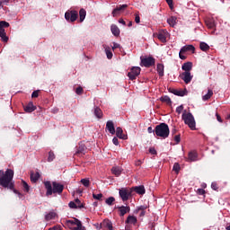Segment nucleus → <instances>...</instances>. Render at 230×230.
Here are the masks:
<instances>
[{
  "mask_svg": "<svg viewBox=\"0 0 230 230\" xmlns=\"http://www.w3.org/2000/svg\"><path fill=\"white\" fill-rule=\"evenodd\" d=\"M206 23H207V25H208V27L209 29H215V28H216L215 20H212V19L208 20V21L206 22Z\"/></svg>",
  "mask_w": 230,
  "mask_h": 230,
  "instance_id": "37",
  "label": "nucleus"
},
{
  "mask_svg": "<svg viewBox=\"0 0 230 230\" xmlns=\"http://www.w3.org/2000/svg\"><path fill=\"white\" fill-rule=\"evenodd\" d=\"M226 230H230V223L226 226Z\"/></svg>",
  "mask_w": 230,
  "mask_h": 230,
  "instance_id": "64",
  "label": "nucleus"
},
{
  "mask_svg": "<svg viewBox=\"0 0 230 230\" xmlns=\"http://www.w3.org/2000/svg\"><path fill=\"white\" fill-rule=\"evenodd\" d=\"M199 155L195 151L188 153V162H196Z\"/></svg>",
  "mask_w": 230,
  "mask_h": 230,
  "instance_id": "19",
  "label": "nucleus"
},
{
  "mask_svg": "<svg viewBox=\"0 0 230 230\" xmlns=\"http://www.w3.org/2000/svg\"><path fill=\"white\" fill-rule=\"evenodd\" d=\"M180 170V164L178 163H174V165L172 166V171L176 172V173H179Z\"/></svg>",
  "mask_w": 230,
  "mask_h": 230,
  "instance_id": "43",
  "label": "nucleus"
},
{
  "mask_svg": "<svg viewBox=\"0 0 230 230\" xmlns=\"http://www.w3.org/2000/svg\"><path fill=\"white\" fill-rule=\"evenodd\" d=\"M140 74H141V67L134 66V67H132L130 72L128 73V77H129V79L131 81H134V80L137 79V76H139Z\"/></svg>",
  "mask_w": 230,
  "mask_h": 230,
  "instance_id": "10",
  "label": "nucleus"
},
{
  "mask_svg": "<svg viewBox=\"0 0 230 230\" xmlns=\"http://www.w3.org/2000/svg\"><path fill=\"white\" fill-rule=\"evenodd\" d=\"M134 191L138 195H145L146 189L144 186L134 187Z\"/></svg>",
  "mask_w": 230,
  "mask_h": 230,
  "instance_id": "25",
  "label": "nucleus"
},
{
  "mask_svg": "<svg viewBox=\"0 0 230 230\" xmlns=\"http://www.w3.org/2000/svg\"><path fill=\"white\" fill-rule=\"evenodd\" d=\"M211 188H212V190H218V185H217V182H212Z\"/></svg>",
  "mask_w": 230,
  "mask_h": 230,
  "instance_id": "51",
  "label": "nucleus"
},
{
  "mask_svg": "<svg viewBox=\"0 0 230 230\" xmlns=\"http://www.w3.org/2000/svg\"><path fill=\"white\" fill-rule=\"evenodd\" d=\"M106 226L109 230H113L112 223L111 222H107Z\"/></svg>",
  "mask_w": 230,
  "mask_h": 230,
  "instance_id": "52",
  "label": "nucleus"
},
{
  "mask_svg": "<svg viewBox=\"0 0 230 230\" xmlns=\"http://www.w3.org/2000/svg\"><path fill=\"white\" fill-rule=\"evenodd\" d=\"M22 185L23 186L25 192L28 193L30 190V187L28 183L25 181H22Z\"/></svg>",
  "mask_w": 230,
  "mask_h": 230,
  "instance_id": "44",
  "label": "nucleus"
},
{
  "mask_svg": "<svg viewBox=\"0 0 230 230\" xmlns=\"http://www.w3.org/2000/svg\"><path fill=\"white\" fill-rule=\"evenodd\" d=\"M112 143H113V145H115V146H119V139L115 137H113L112 138Z\"/></svg>",
  "mask_w": 230,
  "mask_h": 230,
  "instance_id": "56",
  "label": "nucleus"
},
{
  "mask_svg": "<svg viewBox=\"0 0 230 230\" xmlns=\"http://www.w3.org/2000/svg\"><path fill=\"white\" fill-rule=\"evenodd\" d=\"M94 116L97 118V119H102V116H103V113L102 111V110L99 108V107H95L94 108Z\"/></svg>",
  "mask_w": 230,
  "mask_h": 230,
  "instance_id": "31",
  "label": "nucleus"
},
{
  "mask_svg": "<svg viewBox=\"0 0 230 230\" xmlns=\"http://www.w3.org/2000/svg\"><path fill=\"white\" fill-rule=\"evenodd\" d=\"M13 171L11 169H7L5 172L1 170L0 171V185L4 188H8L10 190H13V183L12 182L13 178Z\"/></svg>",
  "mask_w": 230,
  "mask_h": 230,
  "instance_id": "2",
  "label": "nucleus"
},
{
  "mask_svg": "<svg viewBox=\"0 0 230 230\" xmlns=\"http://www.w3.org/2000/svg\"><path fill=\"white\" fill-rule=\"evenodd\" d=\"M172 93L176 95V96H186L187 90L172 89Z\"/></svg>",
  "mask_w": 230,
  "mask_h": 230,
  "instance_id": "21",
  "label": "nucleus"
},
{
  "mask_svg": "<svg viewBox=\"0 0 230 230\" xmlns=\"http://www.w3.org/2000/svg\"><path fill=\"white\" fill-rule=\"evenodd\" d=\"M216 117H217V120L219 122V123H223V119L222 118L220 117V115L218 113H216Z\"/></svg>",
  "mask_w": 230,
  "mask_h": 230,
  "instance_id": "57",
  "label": "nucleus"
},
{
  "mask_svg": "<svg viewBox=\"0 0 230 230\" xmlns=\"http://www.w3.org/2000/svg\"><path fill=\"white\" fill-rule=\"evenodd\" d=\"M164 66L163 64L156 65V71H157L158 75H160V77H163L164 75Z\"/></svg>",
  "mask_w": 230,
  "mask_h": 230,
  "instance_id": "26",
  "label": "nucleus"
},
{
  "mask_svg": "<svg viewBox=\"0 0 230 230\" xmlns=\"http://www.w3.org/2000/svg\"><path fill=\"white\" fill-rule=\"evenodd\" d=\"M103 48L105 49V53L108 59H111L113 58V53L111 50V47L107 45H103Z\"/></svg>",
  "mask_w": 230,
  "mask_h": 230,
  "instance_id": "27",
  "label": "nucleus"
},
{
  "mask_svg": "<svg viewBox=\"0 0 230 230\" xmlns=\"http://www.w3.org/2000/svg\"><path fill=\"white\" fill-rule=\"evenodd\" d=\"M111 33H112V35L113 36H115V37H119V29L118 28V26L117 25H115V24H111Z\"/></svg>",
  "mask_w": 230,
  "mask_h": 230,
  "instance_id": "22",
  "label": "nucleus"
},
{
  "mask_svg": "<svg viewBox=\"0 0 230 230\" xmlns=\"http://www.w3.org/2000/svg\"><path fill=\"white\" fill-rule=\"evenodd\" d=\"M79 13L75 10H68L65 13V19L66 22H75L78 19Z\"/></svg>",
  "mask_w": 230,
  "mask_h": 230,
  "instance_id": "7",
  "label": "nucleus"
},
{
  "mask_svg": "<svg viewBox=\"0 0 230 230\" xmlns=\"http://www.w3.org/2000/svg\"><path fill=\"white\" fill-rule=\"evenodd\" d=\"M174 141H176V143L179 144L181 141V136L180 135L174 136Z\"/></svg>",
  "mask_w": 230,
  "mask_h": 230,
  "instance_id": "55",
  "label": "nucleus"
},
{
  "mask_svg": "<svg viewBox=\"0 0 230 230\" xmlns=\"http://www.w3.org/2000/svg\"><path fill=\"white\" fill-rule=\"evenodd\" d=\"M40 174L39 172H31V181L32 182H38V181L40 180Z\"/></svg>",
  "mask_w": 230,
  "mask_h": 230,
  "instance_id": "30",
  "label": "nucleus"
},
{
  "mask_svg": "<svg viewBox=\"0 0 230 230\" xmlns=\"http://www.w3.org/2000/svg\"><path fill=\"white\" fill-rule=\"evenodd\" d=\"M125 223L133 224V226H135V224H137V217H135V216H128Z\"/></svg>",
  "mask_w": 230,
  "mask_h": 230,
  "instance_id": "23",
  "label": "nucleus"
},
{
  "mask_svg": "<svg viewBox=\"0 0 230 230\" xmlns=\"http://www.w3.org/2000/svg\"><path fill=\"white\" fill-rule=\"evenodd\" d=\"M206 190L204 189H198V194L199 195H205Z\"/></svg>",
  "mask_w": 230,
  "mask_h": 230,
  "instance_id": "53",
  "label": "nucleus"
},
{
  "mask_svg": "<svg viewBox=\"0 0 230 230\" xmlns=\"http://www.w3.org/2000/svg\"><path fill=\"white\" fill-rule=\"evenodd\" d=\"M181 119L184 124L189 127L191 130H196V121L193 115L190 112H187V110L183 111Z\"/></svg>",
  "mask_w": 230,
  "mask_h": 230,
  "instance_id": "4",
  "label": "nucleus"
},
{
  "mask_svg": "<svg viewBox=\"0 0 230 230\" xmlns=\"http://www.w3.org/2000/svg\"><path fill=\"white\" fill-rule=\"evenodd\" d=\"M93 198L94 199L101 200L102 198V193H99V194L93 193Z\"/></svg>",
  "mask_w": 230,
  "mask_h": 230,
  "instance_id": "46",
  "label": "nucleus"
},
{
  "mask_svg": "<svg viewBox=\"0 0 230 230\" xmlns=\"http://www.w3.org/2000/svg\"><path fill=\"white\" fill-rule=\"evenodd\" d=\"M115 201V198L113 197H109L107 199H106V204L108 206H112L113 202Z\"/></svg>",
  "mask_w": 230,
  "mask_h": 230,
  "instance_id": "41",
  "label": "nucleus"
},
{
  "mask_svg": "<svg viewBox=\"0 0 230 230\" xmlns=\"http://www.w3.org/2000/svg\"><path fill=\"white\" fill-rule=\"evenodd\" d=\"M145 209H146V208L145 206H140V207L136 210V212H137V213H139V212H140L139 217H144V216L146 215Z\"/></svg>",
  "mask_w": 230,
  "mask_h": 230,
  "instance_id": "36",
  "label": "nucleus"
},
{
  "mask_svg": "<svg viewBox=\"0 0 230 230\" xmlns=\"http://www.w3.org/2000/svg\"><path fill=\"white\" fill-rule=\"evenodd\" d=\"M180 78L186 84H190L192 79L193 75L190 74V72H183L182 74L180 75Z\"/></svg>",
  "mask_w": 230,
  "mask_h": 230,
  "instance_id": "11",
  "label": "nucleus"
},
{
  "mask_svg": "<svg viewBox=\"0 0 230 230\" xmlns=\"http://www.w3.org/2000/svg\"><path fill=\"white\" fill-rule=\"evenodd\" d=\"M141 63L140 66L142 67H152L155 66V58L152 57L148 58H140Z\"/></svg>",
  "mask_w": 230,
  "mask_h": 230,
  "instance_id": "8",
  "label": "nucleus"
},
{
  "mask_svg": "<svg viewBox=\"0 0 230 230\" xmlns=\"http://www.w3.org/2000/svg\"><path fill=\"white\" fill-rule=\"evenodd\" d=\"M80 182L83 184V186L88 188L90 186V181L87 178L81 179Z\"/></svg>",
  "mask_w": 230,
  "mask_h": 230,
  "instance_id": "40",
  "label": "nucleus"
},
{
  "mask_svg": "<svg viewBox=\"0 0 230 230\" xmlns=\"http://www.w3.org/2000/svg\"><path fill=\"white\" fill-rule=\"evenodd\" d=\"M199 49L201 51L207 52L208 50H209V46L205 42H200Z\"/></svg>",
  "mask_w": 230,
  "mask_h": 230,
  "instance_id": "34",
  "label": "nucleus"
},
{
  "mask_svg": "<svg viewBox=\"0 0 230 230\" xmlns=\"http://www.w3.org/2000/svg\"><path fill=\"white\" fill-rule=\"evenodd\" d=\"M165 1H166L167 4L169 5V8L171 10H173V8H174L173 0H165Z\"/></svg>",
  "mask_w": 230,
  "mask_h": 230,
  "instance_id": "48",
  "label": "nucleus"
},
{
  "mask_svg": "<svg viewBox=\"0 0 230 230\" xmlns=\"http://www.w3.org/2000/svg\"><path fill=\"white\" fill-rule=\"evenodd\" d=\"M182 111H184V105L181 104L180 106L177 107L176 112L178 114H181Z\"/></svg>",
  "mask_w": 230,
  "mask_h": 230,
  "instance_id": "49",
  "label": "nucleus"
},
{
  "mask_svg": "<svg viewBox=\"0 0 230 230\" xmlns=\"http://www.w3.org/2000/svg\"><path fill=\"white\" fill-rule=\"evenodd\" d=\"M111 172L116 177H119L121 174V170L119 167H112Z\"/></svg>",
  "mask_w": 230,
  "mask_h": 230,
  "instance_id": "32",
  "label": "nucleus"
},
{
  "mask_svg": "<svg viewBox=\"0 0 230 230\" xmlns=\"http://www.w3.org/2000/svg\"><path fill=\"white\" fill-rule=\"evenodd\" d=\"M55 158H56V155H55L54 152L53 151H49V152L48 162L51 163V162H53L55 160Z\"/></svg>",
  "mask_w": 230,
  "mask_h": 230,
  "instance_id": "39",
  "label": "nucleus"
},
{
  "mask_svg": "<svg viewBox=\"0 0 230 230\" xmlns=\"http://www.w3.org/2000/svg\"><path fill=\"white\" fill-rule=\"evenodd\" d=\"M85 151H86V146H84V144L80 143L79 146H77V150H76L75 154L76 155H79V154L84 155Z\"/></svg>",
  "mask_w": 230,
  "mask_h": 230,
  "instance_id": "24",
  "label": "nucleus"
},
{
  "mask_svg": "<svg viewBox=\"0 0 230 230\" xmlns=\"http://www.w3.org/2000/svg\"><path fill=\"white\" fill-rule=\"evenodd\" d=\"M155 134L157 137H161L163 139L168 138L170 136V128L166 123H161L155 126Z\"/></svg>",
  "mask_w": 230,
  "mask_h": 230,
  "instance_id": "3",
  "label": "nucleus"
},
{
  "mask_svg": "<svg viewBox=\"0 0 230 230\" xmlns=\"http://www.w3.org/2000/svg\"><path fill=\"white\" fill-rule=\"evenodd\" d=\"M49 230H62L59 226H56L52 228H49Z\"/></svg>",
  "mask_w": 230,
  "mask_h": 230,
  "instance_id": "63",
  "label": "nucleus"
},
{
  "mask_svg": "<svg viewBox=\"0 0 230 230\" xmlns=\"http://www.w3.org/2000/svg\"><path fill=\"white\" fill-rule=\"evenodd\" d=\"M3 5H8V4L10 3V0H1Z\"/></svg>",
  "mask_w": 230,
  "mask_h": 230,
  "instance_id": "60",
  "label": "nucleus"
},
{
  "mask_svg": "<svg viewBox=\"0 0 230 230\" xmlns=\"http://www.w3.org/2000/svg\"><path fill=\"white\" fill-rule=\"evenodd\" d=\"M66 226L70 228V230H84L83 228L82 222L78 218H74V220H66Z\"/></svg>",
  "mask_w": 230,
  "mask_h": 230,
  "instance_id": "5",
  "label": "nucleus"
},
{
  "mask_svg": "<svg viewBox=\"0 0 230 230\" xmlns=\"http://www.w3.org/2000/svg\"><path fill=\"white\" fill-rule=\"evenodd\" d=\"M192 67H193L192 62L188 61V62L183 63V65H182V66H181V69H182L184 72L190 73V71L192 70Z\"/></svg>",
  "mask_w": 230,
  "mask_h": 230,
  "instance_id": "17",
  "label": "nucleus"
},
{
  "mask_svg": "<svg viewBox=\"0 0 230 230\" xmlns=\"http://www.w3.org/2000/svg\"><path fill=\"white\" fill-rule=\"evenodd\" d=\"M211 96H213V91L208 89V93L202 96V100L203 101H208V99L211 98Z\"/></svg>",
  "mask_w": 230,
  "mask_h": 230,
  "instance_id": "38",
  "label": "nucleus"
},
{
  "mask_svg": "<svg viewBox=\"0 0 230 230\" xmlns=\"http://www.w3.org/2000/svg\"><path fill=\"white\" fill-rule=\"evenodd\" d=\"M115 134L117 135V137L119 138V139H124V140L128 139V136H126L124 134L123 129L119 127L117 128V130H116Z\"/></svg>",
  "mask_w": 230,
  "mask_h": 230,
  "instance_id": "18",
  "label": "nucleus"
},
{
  "mask_svg": "<svg viewBox=\"0 0 230 230\" xmlns=\"http://www.w3.org/2000/svg\"><path fill=\"white\" fill-rule=\"evenodd\" d=\"M10 26V23L7 22L6 21H0V38L1 40L4 43L8 42L9 38L6 35L4 28H7Z\"/></svg>",
  "mask_w": 230,
  "mask_h": 230,
  "instance_id": "6",
  "label": "nucleus"
},
{
  "mask_svg": "<svg viewBox=\"0 0 230 230\" xmlns=\"http://www.w3.org/2000/svg\"><path fill=\"white\" fill-rule=\"evenodd\" d=\"M180 51H181V53H188V52L194 53L195 52V47L193 45H184L181 49Z\"/></svg>",
  "mask_w": 230,
  "mask_h": 230,
  "instance_id": "14",
  "label": "nucleus"
},
{
  "mask_svg": "<svg viewBox=\"0 0 230 230\" xmlns=\"http://www.w3.org/2000/svg\"><path fill=\"white\" fill-rule=\"evenodd\" d=\"M44 186L46 189V196L50 197L53 194L62 195L65 190V186L57 181H45Z\"/></svg>",
  "mask_w": 230,
  "mask_h": 230,
  "instance_id": "1",
  "label": "nucleus"
},
{
  "mask_svg": "<svg viewBox=\"0 0 230 230\" xmlns=\"http://www.w3.org/2000/svg\"><path fill=\"white\" fill-rule=\"evenodd\" d=\"M75 204H76L77 208H79V209L84 208V204L81 203V200H80V199H76L75 200Z\"/></svg>",
  "mask_w": 230,
  "mask_h": 230,
  "instance_id": "42",
  "label": "nucleus"
},
{
  "mask_svg": "<svg viewBox=\"0 0 230 230\" xmlns=\"http://www.w3.org/2000/svg\"><path fill=\"white\" fill-rule=\"evenodd\" d=\"M135 22H136L137 24H139V23H140V16H139V15L136 14V16H135Z\"/></svg>",
  "mask_w": 230,
  "mask_h": 230,
  "instance_id": "58",
  "label": "nucleus"
},
{
  "mask_svg": "<svg viewBox=\"0 0 230 230\" xmlns=\"http://www.w3.org/2000/svg\"><path fill=\"white\" fill-rule=\"evenodd\" d=\"M147 131H148L149 134L155 133V130H154V129L152 128V127H149V128H147Z\"/></svg>",
  "mask_w": 230,
  "mask_h": 230,
  "instance_id": "61",
  "label": "nucleus"
},
{
  "mask_svg": "<svg viewBox=\"0 0 230 230\" xmlns=\"http://www.w3.org/2000/svg\"><path fill=\"white\" fill-rule=\"evenodd\" d=\"M161 101H162L163 102H165L167 105L172 106V102L171 98L168 97V95H165V96L162 97V98H161Z\"/></svg>",
  "mask_w": 230,
  "mask_h": 230,
  "instance_id": "35",
  "label": "nucleus"
},
{
  "mask_svg": "<svg viewBox=\"0 0 230 230\" xmlns=\"http://www.w3.org/2000/svg\"><path fill=\"white\" fill-rule=\"evenodd\" d=\"M75 93H76L77 95H82V94L84 93V88L81 87V86L77 87V88L75 89Z\"/></svg>",
  "mask_w": 230,
  "mask_h": 230,
  "instance_id": "45",
  "label": "nucleus"
},
{
  "mask_svg": "<svg viewBox=\"0 0 230 230\" xmlns=\"http://www.w3.org/2000/svg\"><path fill=\"white\" fill-rule=\"evenodd\" d=\"M168 36V31H160L157 33V39L163 43L166 42V37Z\"/></svg>",
  "mask_w": 230,
  "mask_h": 230,
  "instance_id": "13",
  "label": "nucleus"
},
{
  "mask_svg": "<svg viewBox=\"0 0 230 230\" xmlns=\"http://www.w3.org/2000/svg\"><path fill=\"white\" fill-rule=\"evenodd\" d=\"M149 153H151L152 155H156V154H157V151L155 150V147H150V148H149Z\"/></svg>",
  "mask_w": 230,
  "mask_h": 230,
  "instance_id": "54",
  "label": "nucleus"
},
{
  "mask_svg": "<svg viewBox=\"0 0 230 230\" xmlns=\"http://www.w3.org/2000/svg\"><path fill=\"white\" fill-rule=\"evenodd\" d=\"M167 23L171 27H174L175 24H177V18L175 16H170V18L167 19Z\"/></svg>",
  "mask_w": 230,
  "mask_h": 230,
  "instance_id": "29",
  "label": "nucleus"
},
{
  "mask_svg": "<svg viewBox=\"0 0 230 230\" xmlns=\"http://www.w3.org/2000/svg\"><path fill=\"white\" fill-rule=\"evenodd\" d=\"M119 211V216L124 217L127 213L130 212V207L129 206H120L117 208Z\"/></svg>",
  "mask_w": 230,
  "mask_h": 230,
  "instance_id": "15",
  "label": "nucleus"
},
{
  "mask_svg": "<svg viewBox=\"0 0 230 230\" xmlns=\"http://www.w3.org/2000/svg\"><path fill=\"white\" fill-rule=\"evenodd\" d=\"M37 107L34 105L33 102H29L25 107L24 111L28 113H31L32 111H36Z\"/></svg>",
  "mask_w": 230,
  "mask_h": 230,
  "instance_id": "20",
  "label": "nucleus"
},
{
  "mask_svg": "<svg viewBox=\"0 0 230 230\" xmlns=\"http://www.w3.org/2000/svg\"><path fill=\"white\" fill-rule=\"evenodd\" d=\"M182 54H184V53H181V50H180V53H179L180 58H181V60H186V59H187V57L184 56V55H182Z\"/></svg>",
  "mask_w": 230,
  "mask_h": 230,
  "instance_id": "59",
  "label": "nucleus"
},
{
  "mask_svg": "<svg viewBox=\"0 0 230 230\" xmlns=\"http://www.w3.org/2000/svg\"><path fill=\"white\" fill-rule=\"evenodd\" d=\"M132 192H133V189H127V188H122V189H119V197L121 198L123 202L128 200Z\"/></svg>",
  "mask_w": 230,
  "mask_h": 230,
  "instance_id": "9",
  "label": "nucleus"
},
{
  "mask_svg": "<svg viewBox=\"0 0 230 230\" xmlns=\"http://www.w3.org/2000/svg\"><path fill=\"white\" fill-rule=\"evenodd\" d=\"M56 216H57V214L55 212H49L47 216H45V220L47 222L54 220Z\"/></svg>",
  "mask_w": 230,
  "mask_h": 230,
  "instance_id": "33",
  "label": "nucleus"
},
{
  "mask_svg": "<svg viewBox=\"0 0 230 230\" xmlns=\"http://www.w3.org/2000/svg\"><path fill=\"white\" fill-rule=\"evenodd\" d=\"M106 129H108L109 133L111 135H115L116 130L114 128V123L112 120H108L106 124Z\"/></svg>",
  "mask_w": 230,
  "mask_h": 230,
  "instance_id": "16",
  "label": "nucleus"
},
{
  "mask_svg": "<svg viewBox=\"0 0 230 230\" xmlns=\"http://www.w3.org/2000/svg\"><path fill=\"white\" fill-rule=\"evenodd\" d=\"M68 207L72 209H78L75 201H70V203H68Z\"/></svg>",
  "mask_w": 230,
  "mask_h": 230,
  "instance_id": "47",
  "label": "nucleus"
},
{
  "mask_svg": "<svg viewBox=\"0 0 230 230\" xmlns=\"http://www.w3.org/2000/svg\"><path fill=\"white\" fill-rule=\"evenodd\" d=\"M119 49V45L118 43H113L112 49Z\"/></svg>",
  "mask_w": 230,
  "mask_h": 230,
  "instance_id": "62",
  "label": "nucleus"
},
{
  "mask_svg": "<svg viewBox=\"0 0 230 230\" xmlns=\"http://www.w3.org/2000/svg\"><path fill=\"white\" fill-rule=\"evenodd\" d=\"M39 93H40L39 90L33 91L32 93H31V97H32V98H37V97H39Z\"/></svg>",
  "mask_w": 230,
  "mask_h": 230,
  "instance_id": "50",
  "label": "nucleus"
},
{
  "mask_svg": "<svg viewBox=\"0 0 230 230\" xmlns=\"http://www.w3.org/2000/svg\"><path fill=\"white\" fill-rule=\"evenodd\" d=\"M85 17H86V11L84 8L80 9V11H79V22H80V23L84 22Z\"/></svg>",
  "mask_w": 230,
  "mask_h": 230,
  "instance_id": "28",
  "label": "nucleus"
},
{
  "mask_svg": "<svg viewBox=\"0 0 230 230\" xmlns=\"http://www.w3.org/2000/svg\"><path fill=\"white\" fill-rule=\"evenodd\" d=\"M127 8H128L127 4L117 6V8L112 10L111 14H112L113 17H116L119 13V12H124V10H126Z\"/></svg>",
  "mask_w": 230,
  "mask_h": 230,
  "instance_id": "12",
  "label": "nucleus"
}]
</instances>
